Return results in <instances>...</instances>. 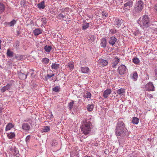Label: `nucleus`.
<instances>
[{
    "mask_svg": "<svg viewBox=\"0 0 157 157\" xmlns=\"http://www.w3.org/2000/svg\"><path fill=\"white\" fill-rule=\"evenodd\" d=\"M115 135L123 138L128 135V131L125 127V124L122 121H118L115 130Z\"/></svg>",
    "mask_w": 157,
    "mask_h": 157,
    "instance_id": "1",
    "label": "nucleus"
},
{
    "mask_svg": "<svg viewBox=\"0 0 157 157\" xmlns=\"http://www.w3.org/2000/svg\"><path fill=\"white\" fill-rule=\"evenodd\" d=\"M137 23L140 27L144 28H147L151 25L149 17L147 15H144L140 17L137 21Z\"/></svg>",
    "mask_w": 157,
    "mask_h": 157,
    "instance_id": "2",
    "label": "nucleus"
},
{
    "mask_svg": "<svg viewBox=\"0 0 157 157\" xmlns=\"http://www.w3.org/2000/svg\"><path fill=\"white\" fill-rule=\"evenodd\" d=\"M144 7V3L141 0L138 1L136 4L134 9V14L139 13L143 9Z\"/></svg>",
    "mask_w": 157,
    "mask_h": 157,
    "instance_id": "3",
    "label": "nucleus"
},
{
    "mask_svg": "<svg viewBox=\"0 0 157 157\" xmlns=\"http://www.w3.org/2000/svg\"><path fill=\"white\" fill-rule=\"evenodd\" d=\"M9 153L10 157H18L20 156L19 151L15 147L10 149Z\"/></svg>",
    "mask_w": 157,
    "mask_h": 157,
    "instance_id": "4",
    "label": "nucleus"
},
{
    "mask_svg": "<svg viewBox=\"0 0 157 157\" xmlns=\"http://www.w3.org/2000/svg\"><path fill=\"white\" fill-rule=\"evenodd\" d=\"M145 88L147 91H154L155 90V87L152 82H150L147 83L145 85Z\"/></svg>",
    "mask_w": 157,
    "mask_h": 157,
    "instance_id": "5",
    "label": "nucleus"
},
{
    "mask_svg": "<svg viewBox=\"0 0 157 157\" xmlns=\"http://www.w3.org/2000/svg\"><path fill=\"white\" fill-rule=\"evenodd\" d=\"M118 70L119 74L120 75H122L126 73L127 69L124 65H122L118 67Z\"/></svg>",
    "mask_w": 157,
    "mask_h": 157,
    "instance_id": "6",
    "label": "nucleus"
},
{
    "mask_svg": "<svg viewBox=\"0 0 157 157\" xmlns=\"http://www.w3.org/2000/svg\"><path fill=\"white\" fill-rule=\"evenodd\" d=\"M124 6L126 8H130L132 6L133 2L132 0H125L124 1Z\"/></svg>",
    "mask_w": 157,
    "mask_h": 157,
    "instance_id": "7",
    "label": "nucleus"
},
{
    "mask_svg": "<svg viewBox=\"0 0 157 157\" xmlns=\"http://www.w3.org/2000/svg\"><path fill=\"white\" fill-rule=\"evenodd\" d=\"M98 63L99 65L103 67L106 66L108 64V62L106 60L101 59H99Z\"/></svg>",
    "mask_w": 157,
    "mask_h": 157,
    "instance_id": "8",
    "label": "nucleus"
},
{
    "mask_svg": "<svg viewBox=\"0 0 157 157\" xmlns=\"http://www.w3.org/2000/svg\"><path fill=\"white\" fill-rule=\"evenodd\" d=\"M90 122L89 121V134H93L95 132V128L94 127V124Z\"/></svg>",
    "mask_w": 157,
    "mask_h": 157,
    "instance_id": "9",
    "label": "nucleus"
},
{
    "mask_svg": "<svg viewBox=\"0 0 157 157\" xmlns=\"http://www.w3.org/2000/svg\"><path fill=\"white\" fill-rule=\"evenodd\" d=\"M117 39L114 36H112L110 37L109 41V44L112 46H114L117 42Z\"/></svg>",
    "mask_w": 157,
    "mask_h": 157,
    "instance_id": "10",
    "label": "nucleus"
},
{
    "mask_svg": "<svg viewBox=\"0 0 157 157\" xmlns=\"http://www.w3.org/2000/svg\"><path fill=\"white\" fill-rule=\"evenodd\" d=\"M117 94L119 96H123L125 95V89L121 88L120 89H118L117 90Z\"/></svg>",
    "mask_w": 157,
    "mask_h": 157,
    "instance_id": "11",
    "label": "nucleus"
},
{
    "mask_svg": "<svg viewBox=\"0 0 157 157\" xmlns=\"http://www.w3.org/2000/svg\"><path fill=\"white\" fill-rule=\"evenodd\" d=\"M112 92V90L110 89H107L105 90L103 93V96L105 98H107L108 95L110 94Z\"/></svg>",
    "mask_w": 157,
    "mask_h": 157,
    "instance_id": "12",
    "label": "nucleus"
},
{
    "mask_svg": "<svg viewBox=\"0 0 157 157\" xmlns=\"http://www.w3.org/2000/svg\"><path fill=\"white\" fill-rule=\"evenodd\" d=\"M122 23L121 20L118 18H115L113 22V24L114 25H117L118 27L120 26Z\"/></svg>",
    "mask_w": 157,
    "mask_h": 157,
    "instance_id": "13",
    "label": "nucleus"
},
{
    "mask_svg": "<svg viewBox=\"0 0 157 157\" xmlns=\"http://www.w3.org/2000/svg\"><path fill=\"white\" fill-rule=\"evenodd\" d=\"M100 45L101 47L105 48L106 47L107 44L106 40L105 38H103L101 40Z\"/></svg>",
    "mask_w": 157,
    "mask_h": 157,
    "instance_id": "14",
    "label": "nucleus"
},
{
    "mask_svg": "<svg viewBox=\"0 0 157 157\" xmlns=\"http://www.w3.org/2000/svg\"><path fill=\"white\" fill-rule=\"evenodd\" d=\"M120 62L119 59L117 58H115L112 64V66L113 68H116V67L118 64V63Z\"/></svg>",
    "mask_w": 157,
    "mask_h": 157,
    "instance_id": "15",
    "label": "nucleus"
},
{
    "mask_svg": "<svg viewBox=\"0 0 157 157\" xmlns=\"http://www.w3.org/2000/svg\"><path fill=\"white\" fill-rule=\"evenodd\" d=\"M14 127V125L12 123H9L6 125L5 128V131H7L10 130Z\"/></svg>",
    "mask_w": 157,
    "mask_h": 157,
    "instance_id": "16",
    "label": "nucleus"
},
{
    "mask_svg": "<svg viewBox=\"0 0 157 157\" xmlns=\"http://www.w3.org/2000/svg\"><path fill=\"white\" fill-rule=\"evenodd\" d=\"M18 76L19 78L22 80L25 79L27 77V75L25 74L22 72L20 73Z\"/></svg>",
    "mask_w": 157,
    "mask_h": 157,
    "instance_id": "17",
    "label": "nucleus"
},
{
    "mask_svg": "<svg viewBox=\"0 0 157 157\" xmlns=\"http://www.w3.org/2000/svg\"><path fill=\"white\" fill-rule=\"evenodd\" d=\"M42 30L39 29H35L33 31V33L34 34L36 35H38L42 33Z\"/></svg>",
    "mask_w": 157,
    "mask_h": 157,
    "instance_id": "18",
    "label": "nucleus"
},
{
    "mask_svg": "<svg viewBox=\"0 0 157 157\" xmlns=\"http://www.w3.org/2000/svg\"><path fill=\"white\" fill-rule=\"evenodd\" d=\"M96 39V37L94 35H91L90 37V39H89V42H90V43L92 44H95V40Z\"/></svg>",
    "mask_w": 157,
    "mask_h": 157,
    "instance_id": "19",
    "label": "nucleus"
},
{
    "mask_svg": "<svg viewBox=\"0 0 157 157\" xmlns=\"http://www.w3.org/2000/svg\"><path fill=\"white\" fill-rule=\"evenodd\" d=\"M131 78L134 81L137 80L138 78V74L136 71L134 72L133 74L131 75Z\"/></svg>",
    "mask_w": 157,
    "mask_h": 157,
    "instance_id": "20",
    "label": "nucleus"
},
{
    "mask_svg": "<svg viewBox=\"0 0 157 157\" xmlns=\"http://www.w3.org/2000/svg\"><path fill=\"white\" fill-rule=\"evenodd\" d=\"M22 128L25 130H28L30 128V126L27 123H24L22 124Z\"/></svg>",
    "mask_w": 157,
    "mask_h": 157,
    "instance_id": "21",
    "label": "nucleus"
},
{
    "mask_svg": "<svg viewBox=\"0 0 157 157\" xmlns=\"http://www.w3.org/2000/svg\"><path fill=\"white\" fill-rule=\"evenodd\" d=\"M5 6L3 3H0V14L2 13L5 10Z\"/></svg>",
    "mask_w": 157,
    "mask_h": 157,
    "instance_id": "22",
    "label": "nucleus"
},
{
    "mask_svg": "<svg viewBox=\"0 0 157 157\" xmlns=\"http://www.w3.org/2000/svg\"><path fill=\"white\" fill-rule=\"evenodd\" d=\"M59 67V65L56 63H52L51 66L52 69L57 70Z\"/></svg>",
    "mask_w": 157,
    "mask_h": 157,
    "instance_id": "23",
    "label": "nucleus"
},
{
    "mask_svg": "<svg viewBox=\"0 0 157 157\" xmlns=\"http://www.w3.org/2000/svg\"><path fill=\"white\" fill-rule=\"evenodd\" d=\"M39 9H44L45 7L44 5V2H41L40 3H39L37 5Z\"/></svg>",
    "mask_w": 157,
    "mask_h": 157,
    "instance_id": "24",
    "label": "nucleus"
},
{
    "mask_svg": "<svg viewBox=\"0 0 157 157\" xmlns=\"http://www.w3.org/2000/svg\"><path fill=\"white\" fill-rule=\"evenodd\" d=\"M68 67L72 71L74 68V62H70L68 64Z\"/></svg>",
    "mask_w": 157,
    "mask_h": 157,
    "instance_id": "25",
    "label": "nucleus"
},
{
    "mask_svg": "<svg viewBox=\"0 0 157 157\" xmlns=\"http://www.w3.org/2000/svg\"><path fill=\"white\" fill-rule=\"evenodd\" d=\"M7 136L10 139H11L13 138L15 136V133L14 132H10L9 133H7Z\"/></svg>",
    "mask_w": 157,
    "mask_h": 157,
    "instance_id": "26",
    "label": "nucleus"
},
{
    "mask_svg": "<svg viewBox=\"0 0 157 157\" xmlns=\"http://www.w3.org/2000/svg\"><path fill=\"white\" fill-rule=\"evenodd\" d=\"M52 48L51 46L46 45L44 47L45 51L47 52H49L52 50Z\"/></svg>",
    "mask_w": 157,
    "mask_h": 157,
    "instance_id": "27",
    "label": "nucleus"
},
{
    "mask_svg": "<svg viewBox=\"0 0 157 157\" xmlns=\"http://www.w3.org/2000/svg\"><path fill=\"white\" fill-rule=\"evenodd\" d=\"M6 54L7 56L10 57H12L13 56V52L10 51V49H8L7 50Z\"/></svg>",
    "mask_w": 157,
    "mask_h": 157,
    "instance_id": "28",
    "label": "nucleus"
},
{
    "mask_svg": "<svg viewBox=\"0 0 157 157\" xmlns=\"http://www.w3.org/2000/svg\"><path fill=\"white\" fill-rule=\"evenodd\" d=\"M139 119L137 117H134L133 118L132 123L133 124H137L139 122Z\"/></svg>",
    "mask_w": 157,
    "mask_h": 157,
    "instance_id": "29",
    "label": "nucleus"
},
{
    "mask_svg": "<svg viewBox=\"0 0 157 157\" xmlns=\"http://www.w3.org/2000/svg\"><path fill=\"white\" fill-rule=\"evenodd\" d=\"M81 70L82 73H86L88 71V68L86 67H82Z\"/></svg>",
    "mask_w": 157,
    "mask_h": 157,
    "instance_id": "30",
    "label": "nucleus"
},
{
    "mask_svg": "<svg viewBox=\"0 0 157 157\" xmlns=\"http://www.w3.org/2000/svg\"><path fill=\"white\" fill-rule=\"evenodd\" d=\"M75 101H72L71 102L69 103L68 106L69 107V108L70 110H71L72 109V107L73 106V105L74 104Z\"/></svg>",
    "mask_w": 157,
    "mask_h": 157,
    "instance_id": "31",
    "label": "nucleus"
},
{
    "mask_svg": "<svg viewBox=\"0 0 157 157\" xmlns=\"http://www.w3.org/2000/svg\"><path fill=\"white\" fill-rule=\"evenodd\" d=\"M108 13L107 12L105 11H103L101 13V15L102 17V18L104 19L105 17H106L108 16Z\"/></svg>",
    "mask_w": 157,
    "mask_h": 157,
    "instance_id": "32",
    "label": "nucleus"
},
{
    "mask_svg": "<svg viewBox=\"0 0 157 157\" xmlns=\"http://www.w3.org/2000/svg\"><path fill=\"white\" fill-rule=\"evenodd\" d=\"M20 45L19 42L17 41L15 43L13 44V47L16 49H18L19 48Z\"/></svg>",
    "mask_w": 157,
    "mask_h": 157,
    "instance_id": "33",
    "label": "nucleus"
},
{
    "mask_svg": "<svg viewBox=\"0 0 157 157\" xmlns=\"http://www.w3.org/2000/svg\"><path fill=\"white\" fill-rule=\"evenodd\" d=\"M42 61L44 63L47 64L49 63V59L48 58H45L43 59Z\"/></svg>",
    "mask_w": 157,
    "mask_h": 157,
    "instance_id": "34",
    "label": "nucleus"
},
{
    "mask_svg": "<svg viewBox=\"0 0 157 157\" xmlns=\"http://www.w3.org/2000/svg\"><path fill=\"white\" fill-rule=\"evenodd\" d=\"M133 62L136 64H138L140 62V60L137 58H135L132 59Z\"/></svg>",
    "mask_w": 157,
    "mask_h": 157,
    "instance_id": "35",
    "label": "nucleus"
},
{
    "mask_svg": "<svg viewBox=\"0 0 157 157\" xmlns=\"http://www.w3.org/2000/svg\"><path fill=\"white\" fill-rule=\"evenodd\" d=\"M84 22L83 25L82 26V29L84 30H85L88 27V23H85V22Z\"/></svg>",
    "mask_w": 157,
    "mask_h": 157,
    "instance_id": "36",
    "label": "nucleus"
},
{
    "mask_svg": "<svg viewBox=\"0 0 157 157\" xmlns=\"http://www.w3.org/2000/svg\"><path fill=\"white\" fill-rule=\"evenodd\" d=\"M16 21L15 20H13L12 21L9 22V26H13L16 23Z\"/></svg>",
    "mask_w": 157,
    "mask_h": 157,
    "instance_id": "37",
    "label": "nucleus"
},
{
    "mask_svg": "<svg viewBox=\"0 0 157 157\" xmlns=\"http://www.w3.org/2000/svg\"><path fill=\"white\" fill-rule=\"evenodd\" d=\"M60 89V87L58 86H57L56 87H54L53 89V91L54 92H57L59 91V90Z\"/></svg>",
    "mask_w": 157,
    "mask_h": 157,
    "instance_id": "38",
    "label": "nucleus"
},
{
    "mask_svg": "<svg viewBox=\"0 0 157 157\" xmlns=\"http://www.w3.org/2000/svg\"><path fill=\"white\" fill-rule=\"evenodd\" d=\"M47 20L45 18H44L41 19V21L44 25H45L46 24Z\"/></svg>",
    "mask_w": 157,
    "mask_h": 157,
    "instance_id": "39",
    "label": "nucleus"
},
{
    "mask_svg": "<svg viewBox=\"0 0 157 157\" xmlns=\"http://www.w3.org/2000/svg\"><path fill=\"white\" fill-rule=\"evenodd\" d=\"M50 129L49 127L48 126H46L44 127L43 129V131L44 132H48L49 131Z\"/></svg>",
    "mask_w": 157,
    "mask_h": 157,
    "instance_id": "40",
    "label": "nucleus"
},
{
    "mask_svg": "<svg viewBox=\"0 0 157 157\" xmlns=\"http://www.w3.org/2000/svg\"><path fill=\"white\" fill-rule=\"evenodd\" d=\"M12 86V84H7L6 86H5L7 90L10 89Z\"/></svg>",
    "mask_w": 157,
    "mask_h": 157,
    "instance_id": "41",
    "label": "nucleus"
},
{
    "mask_svg": "<svg viewBox=\"0 0 157 157\" xmlns=\"http://www.w3.org/2000/svg\"><path fill=\"white\" fill-rule=\"evenodd\" d=\"M94 105L93 104H91L89 105V111H91L93 110Z\"/></svg>",
    "mask_w": 157,
    "mask_h": 157,
    "instance_id": "42",
    "label": "nucleus"
},
{
    "mask_svg": "<svg viewBox=\"0 0 157 157\" xmlns=\"http://www.w3.org/2000/svg\"><path fill=\"white\" fill-rule=\"evenodd\" d=\"M7 90L5 86H4V87H2L1 89V91L3 93L4 92L6 91V90Z\"/></svg>",
    "mask_w": 157,
    "mask_h": 157,
    "instance_id": "43",
    "label": "nucleus"
},
{
    "mask_svg": "<svg viewBox=\"0 0 157 157\" xmlns=\"http://www.w3.org/2000/svg\"><path fill=\"white\" fill-rule=\"evenodd\" d=\"M59 17L60 19H64V17H65V16L64 15H63V14H61V13L59 15Z\"/></svg>",
    "mask_w": 157,
    "mask_h": 157,
    "instance_id": "44",
    "label": "nucleus"
},
{
    "mask_svg": "<svg viewBox=\"0 0 157 157\" xmlns=\"http://www.w3.org/2000/svg\"><path fill=\"white\" fill-rule=\"evenodd\" d=\"M30 139V137L29 136H28L26 138L25 141L26 142H29Z\"/></svg>",
    "mask_w": 157,
    "mask_h": 157,
    "instance_id": "45",
    "label": "nucleus"
},
{
    "mask_svg": "<svg viewBox=\"0 0 157 157\" xmlns=\"http://www.w3.org/2000/svg\"><path fill=\"white\" fill-rule=\"evenodd\" d=\"M154 10L156 13H157V3L154 7Z\"/></svg>",
    "mask_w": 157,
    "mask_h": 157,
    "instance_id": "46",
    "label": "nucleus"
},
{
    "mask_svg": "<svg viewBox=\"0 0 157 157\" xmlns=\"http://www.w3.org/2000/svg\"><path fill=\"white\" fill-rule=\"evenodd\" d=\"M51 77H52L51 75H50L49 74H48L47 75V76L46 77V78L47 79H49L51 78Z\"/></svg>",
    "mask_w": 157,
    "mask_h": 157,
    "instance_id": "47",
    "label": "nucleus"
},
{
    "mask_svg": "<svg viewBox=\"0 0 157 157\" xmlns=\"http://www.w3.org/2000/svg\"><path fill=\"white\" fill-rule=\"evenodd\" d=\"M155 77L157 79V69H155Z\"/></svg>",
    "mask_w": 157,
    "mask_h": 157,
    "instance_id": "48",
    "label": "nucleus"
},
{
    "mask_svg": "<svg viewBox=\"0 0 157 157\" xmlns=\"http://www.w3.org/2000/svg\"><path fill=\"white\" fill-rule=\"evenodd\" d=\"M111 33L112 34H113L114 33H115L116 32V30H113L112 31H110Z\"/></svg>",
    "mask_w": 157,
    "mask_h": 157,
    "instance_id": "49",
    "label": "nucleus"
},
{
    "mask_svg": "<svg viewBox=\"0 0 157 157\" xmlns=\"http://www.w3.org/2000/svg\"><path fill=\"white\" fill-rule=\"evenodd\" d=\"M4 24L6 26H9V22H6Z\"/></svg>",
    "mask_w": 157,
    "mask_h": 157,
    "instance_id": "50",
    "label": "nucleus"
},
{
    "mask_svg": "<svg viewBox=\"0 0 157 157\" xmlns=\"http://www.w3.org/2000/svg\"><path fill=\"white\" fill-rule=\"evenodd\" d=\"M86 95L85 96V95H84V98H88V92H87L86 93Z\"/></svg>",
    "mask_w": 157,
    "mask_h": 157,
    "instance_id": "51",
    "label": "nucleus"
},
{
    "mask_svg": "<svg viewBox=\"0 0 157 157\" xmlns=\"http://www.w3.org/2000/svg\"><path fill=\"white\" fill-rule=\"evenodd\" d=\"M147 96L150 98H152L153 97L152 95L151 94H149Z\"/></svg>",
    "mask_w": 157,
    "mask_h": 157,
    "instance_id": "52",
    "label": "nucleus"
},
{
    "mask_svg": "<svg viewBox=\"0 0 157 157\" xmlns=\"http://www.w3.org/2000/svg\"><path fill=\"white\" fill-rule=\"evenodd\" d=\"M84 133L86 134H88V130H86V131H84Z\"/></svg>",
    "mask_w": 157,
    "mask_h": 157,
    "instance_id": "53",
    "label": "nucleus"
},
{
    "mask_svg": "<svg viewBox=\"0 0 157 157\" xmlns=\"http://www.w3.org/2000/svg\"><path fill=\"white\" fill-rule=\"evenodd\" d=\"M2 108L1 107H0V113H1L2 112Z\"/></svg>",
    "mask_w": 157,
    "mask_h": 157,
    "instance_id": "54",
    "label": "nucleus"
},
{
    "mask_svg": "<svg viewBox=\"0 0 157 157\" xmlns=\"http://www.w3.org/2000/svg\"><path fill=\"white\" fill-rule=\"evenodd\" d=\"M91 94L89 92V98H90L91 97Z\"/></svg>",
    "mask_w": 157,
    "mask_h": 157,
    "instance_id": "55",
    "label": "nucleus"
},
{
    "mask_svg": "<svg viewBox=\"0 0 157 157\" xmlns=\"http://www.w3.org/2000/svg\"><path fill=\"white\" fill-rule=\"evenodd\" d=\"M2 42V41L1 40H0V49H1V43Z\"/></svg>",
    "mask_w": 157,
    "mask_h": 157,
    "instance_id": "56",
    "label": "nucleus"
},
{
    "mask_svg": "<svg viewBox=\"0 0 157 157\" xmlns=\"http://www.w3.org/2000/svg\"><path fill=\"white\" fill-rule=\"evenodd\" d=\"M51 75L52 77L55 75V74H51Z\"/></svg>",
    "mask_w": 157,
    "mask_h": 157,
    "instance_id": "57",
    "label": "nucleus"
},
{
    "mask_svg": "<svg viewBox=\"0 0 157 157\" xmlns=\"http://www.w3.org/2000/svg\"><path fill=\"white\" fill-rule=\"evenodd\" d=\"M153 29L155 31H157V29L156 28H154V29Z\"/></svg>",
    "mask_w": 157,
    "mask_h": 157,
    "instance_id": "58",
    "label": "nucleus"
},
{
    "mask_svg": "<svg viewBox=\"0 0 157 157\" xmlns=\"http://www.w3.org/2000/svg\"><path fill=\"white\" fill-rule=\"evenodd\" d=\"M86 109H87V110L88 111V107L87 106L86 107Z\"/></svg>",
    "mask_w": 157,
    "mask_h": 157,
    "instance_id": "59",
    "label": "nucleus"
},
{
    "mask_svg": "<svg viewBox=\"0 0 157 157\" xmlns=\"http://www.w3.org/2000/svg\"><path fill=\"white\" fill-rule=\"evenodd\" d=\"M84 157H88L87 155H86V156H85Z\"/></svg>",
    "mask_w": 157,
    "mask_h": 157,
    "instance_id": "60",
    "label": "nucleus"
},
{
    "mask_svg": "<svg viewBox=\"0 0 157 157\" xmlns=\"http://www.w3.org/2000/svg\"><path fill=\"white\" fill-rule=\"evenodd\" d=\"M90 119H91V118H90V117H89V120H90Z\"/></svg>",
    "mask_w": 157,
    "mask_h": 157,
    "instance_id": "61",
    "label": "nucleus"
},
{
    "mask_svg": "<svg viewBox=\"0 0 157 157\" xmlns=\"http://www.w3.org/2000/svg\"><path fill=\"white\" fill-rule=\"evenodd\" d=\"M49 75H51V74H50Z\"/></svg>",
    "mask_w": 157,
    "mask_h": 157,
    "instance_id": "62",
    "label": "nucleus"
},
{
    "mask_svg": "<svg viewBox=\"0 0 157 157\" xmlns=\"http://www.w3.org/2000/svg\"><path fill=\"white\" fill-rule=\"evenodd\" d=\"M1 17L0 16V19H1Z\"/></svg>",
    "mask_w": 157,
    "mask_h": 157,
    "instance_id": "63",
    "label": "nucleus"
}]
</instances>
